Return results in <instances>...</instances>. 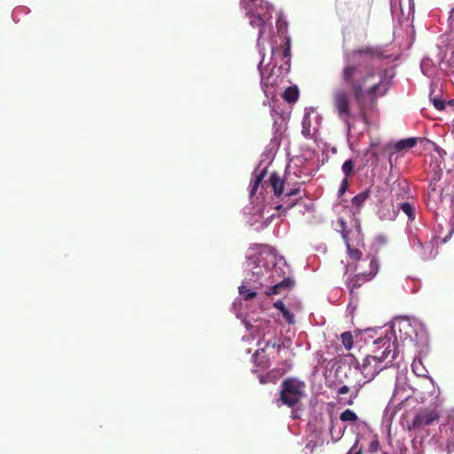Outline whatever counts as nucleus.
Here are the masks:
<instances>
[{
	"instance_id": "obj_9",
	"label": "nucleus",
	"mask_w": 454,
	"mask_h": 454,
	"mask_svg": "<svg viewBox=\"0 0 454 454\" xmlns=\"http://www.w3.org/2000/svg\"><path fill=\"white\" fill-rule=\"evenodd\" d=\"M395 210H402L409 218L410 221L415 219V207L414 204L410 201H395V205H393Z\"/></svg>"
},
{
	"instance_id": "obj_7",
	"label": "nucleus",
	"mask_w": 454,
	"mask_h": 454,
	"mask_svg": "<svg viewBox=\"0 0 454 454\" xmlns=\"http://www.w3.org/2000/svg\"><path fill=\"white\" fill-rule=\"evenodd\" d=\"M446 438V450L448 454L454 452V412L448 416L447 423L444 425Z\"/></svg>"
},
{
	"instance_id": "obj_20",
	"label": "nucleus",
	"mask_w": 454,
	"mask_h": 454,
	"mask_svg": "<svg viewBox=\"0 0 454 454\" xmlns=\"http://www.w3.org/2000/svg\"><path fill=\"white\" fill-rule=\"evenodd\" d=\"M341 342L346 349H350L353 346V335L350 332H344L340 335Z\"/></svg>"
},
{
	"instance_id": "obj_16",
	"label": "nucleus",
	"mask_w": 454,
	"mask_h": 454,
	"mask_svg": "<svg viewBox=\"0 0 454 454\" xmlns=\"http://www.w3.org/2000/svg\"><path fill=\"white\" fill-rule=\"evenodd\" d=\"M274 308L278 309L283 315L284 318L289 323H294L293 314L286 308L282 301H277L274 303Z\"/></svg>"
},
{
	"instance_id": "obj_15",
	"label": "nucleus",
	"mask_w": 454,
	"mask_h": 454,
	"mask_svg": "<svg viewBox=\"0 0 454 454\" xmlns=\"http://www.w3.org/2000/svg\"><path fill=\"white\" fill-rule=\"evenodd\" d=\"M417 141H418V139L416 137L401 139L395 144V147L397 151L410 149L416 145Z\"/></svg>"
},
{
	"instance_id": "obj_14",
	"label": "nucleus",
	"mask_w": 454,
	"mask_h": 454,
	"mask_svg": "<svg viewBox=\"0 0 454 454\" xmlns=\"http://www.w3.org/2000/svg\"><path fill=\"white\" fill-rule=\"evenodd\" d=\"M299 98V90L296 86H290L286 89L283 98L288 103H295Z\"/></svg>"
},
{
	"instance_id": "obj_22",
	"label": "nucleus",
	"mask_w": 454,
	"mask_h": 454,
	"mask_svg": "<svg viewBox=\"0 0 454 454\" xmlns=\"http://www.w3.org/2000/svg\"><path fill=\"white\" fill-rule=\"evenodd\" d=\"M266 175V170L264 169L262 172H261L255 178L252 187H251V190H250V194L253 196L255 194L257 189L259 188L261 183L262 182L264 176Z\"/></svg>"
},
{
	"instance_id": "obj_23",
	"label": "nucleus",
	"mask_w": 454,
	"mask_h": 454,
	"mask_svg": "<svg viewBox=\"0 0 454 454\" xmlns=\"http://www.w3.org/2000/svg\"><path fill=\"white\" fill-rule=\"evenodd\" d=\"M364 447L360 443V436H357L353 446L348 451L347 454H363Z\"/></svg>"
},
{
	"instance_id": "obj_28",
	"label": "nucleus",
	"mask_w": 454,
	"mask_h": 454,
	"mask_svg": "<svg viewBox=\"0 0 454 454\" xmlns=\"http://www.w3.org/2000/svg\"><path fill=\"white\" fill-rule=\"evenodd\" d=\"M286 48L283 51V57L284 58H287L290 56L291 54V45H290V38L289 37H286Z\"/></svg>"
},
{
	"instance_id": "obj_5",
	"label": "nucleus",
	"mask_w": 454,
	"mask_h": 454,
	"mask_svg": "<svg viewBox=\"0 0 454 454\" xmlns=\"http://www.w3.org/2000/svg\"><path fill=\"white\" fill-rule=\"evenodd\" d=\"M339 225L340 227V234L345 241V245L347 247V252L349 256V258L352 260V262H356L355 265V270H359L363 268V263L366 261L369 262V257L367 256L366 259L362 260L363 253L358 248L352 247L349 240H348V231L347 230V223L344 219L339 220Z\"/></svg>"
},
{
	"instance_id": "obj_31",
	"label": "nucleus",
	"mask_w": 454,
	"mask_h": 454,
	"mask_svg": "<svg viewBox=\"0 0 454 454\" xmlns=\"http://www.w3.org/2000/svg\"><path fill=\"white\" fill-rule=\"evenodd\" d=\"M349 390H350V388L348 386L344 385L338 388L337 394L338 395H345V394H348L349 392Z\"/></svg>"
},
{
	"instance_id": "obj_12",
	"label": "nucleus",
	"mask_w": 454,
	"mask_h": 454,
	"mask_svg": "<svg viewBox=\"0 0 454 454\" xmlns=\"http://www.w3.org/2000/svg\"><path fill=\"white\" fill-rule=\"evenodd\" d=\"M370 194H371L370 189H366V190L363 191L362 192L358 193L357 195H356L352 199V200H351L352 206L354 207H356L357 212L360 211L364 203L369 199Z\"/></svg>"
},
{
	"instance_id": "obj_32",
	"label": "nucleus",
	"mask_w": 454,
	"mask_h": 454,
	"mask_svg": "<svg viewBox=\"0 0 454 454\" xmlns=\"http://www.w3.org/2000/svg\"><path fill=\"white\" fill-rule=\"evenodd\" d=\"M306 124H307V121L305 119L302 121V126H303L302 134L305 135L306 137H308V136H309V129H306Z\"/></svg>"
},
{
	"instance_id": "obj_24",
	"label": "nucleus",
	"mask_w": 454,
	"mask_h": 454,
	"mask_svg": "<svg viewBox=\"0 0 454 454\" xmlns=\"http://www.w3.org/2000/svg\"><path fill=\"white\" fill-rule=\"evenodd\" d=\"M380 449V443L377 435H374L373 439L371 441L368 446V451L370 453L378 452Z\"/></svg>"
},
{
	"instance_id": "obj_21",
	"label": "nucleus",
	"mask_w": 454,
	"mask_h": 454,
	"mask_svg": "<svg viewBox=\"0 0 454 454\" xmlns=\"http://www.w3.org/2000/svg\"><path fill=\"white\" fill-rule=\"evenodd\" d=\"M239 292L246 301L251 300L256 296L255 292L247 288V286L243 285L239 287Z\"/></svg>"
},
{
	"instance_id": "obj_27",
	"label": "nucleus",
	"mask_w": 454,
	"mask_h": 454,
	"mask_svg": "<svg viewBox=\"0 0 454 454\" xmlns=\"http://www.w3.org/2000/svg\"><path fill=\"white\" fill-rule=\"evenodd\" d=\"M301 192L300 188L297 187V188H294V189H291L289 192H287L286 193H285L282 197V200H284L286 198H291L293 196H295L297 194H299Z\"/></svg>"
},
{
	"instance_id": "obj_4",
	"label": "nucleus",
	"mask_w": 454,
	"mask_h": 454,
	"mask_svg": "<svg viewBox=\"0 0 454 454\" xmlns=\"http://www.w3.org/2000/svg\"><path fill=\"white\" fill-rule=\"evenodd\" d=\"M369 270H363V268L357 271V274L350 278L347 283V286L353 294L354 291L361 287L364 283L372 280L379 270V264L375 257H369Z\"/></svg>"
},
{
	"instance_id": "obj_34",
	"label": "nucleus",
	"mask_w": 454,
	"mask_h": 454,
	"mask_svg": "<svg viewBox=\"0 0 454 454\" xmlns=\"http://www.w3.org/2000/svg\"><path fill=\"white\" fill-rule=\"evenodd\" d=\"M257 268H258V266L254 268L253 274L259 276L260 274H262V272L261 269H259L258 270H255V269H257Z\"/></svg>"
},
{
	"instance_id": "obj_29",
	"label": "nucleus",
	"mask_w": 454,
	"mask_h": 454,
	"mask_svg": "<svg viewBox=\"0 0 454 454\" xmlns=\"http://www.w3.org/2000/svg\"><path fill=\"white\" fill-rule=\"evenodd\" d=\"M269 347H271V348H278V351L280 350L281 348V345L276 341H271V340H268L266 343H265V346L264 348H262V351H264L265 348H269Z\"/></svg>"
},
{
	"instance_id": "obj_18",
	"label": "nucleus",
	"mask_w": 454,
	"mask_h": 454,
	"mask_svg": "<svg viewBox=\"0 0 454 454\" xmlns=\"http://www.w3.org/2000/svg\"><path fill=\"white\" fill-rule=\"evenodd\" d=\"M354 168H355V162L353 160L349 159V160H345L341 166V170L345 176L344 178H348V176L353 174Z\"/></svg>"
},
{
	"instance_id": "obj_17",
	"label": "nucleus",
	"mask_w": 454,
	"mask_h": 454,
	"mask_svg": "<svg viewBox=\"0 0 454 454\" xmlns=\"http://www.w3.org/2000/svg\"><path fill=\"white\" fill-rule=\"evenodd\" d=\"M340 419L343 422L355 423L358 419V417L353 411L348 409L340 413Z\"/></svg>"
},
{
	"instance_id": "obj_19",
	"label": "nucleus",
	"mask_w": 454,
	"mask_h": 454,
	"mask_svg": "<svg viewBox=\"0 0 454 454\" xmlns=\"http://www.w3.org/2000/svg\"><path fill=\"white\" fill-rule=\"evenodd\" d=\"M298 200V199L291 200L290 198H286L284 200H282L283 204L276 206L275 209L278 211L284 209V212H286V210L294 207L297 204Z\"/></svg>"
},
{
	"instance_id": "obj_3",
	"label": "nucleus",
	"mask_w": 454,
	"mask_h": 454,
	"mask_svg": "<svg viewBox=\"0 0 454 454\" xmlns=\"http://www.w3.org/2000/svg\"><path fill=\"white\" fill-rule=\"evenodd\" d=\"M305 383L294 378H287L281 383L279 397L276 401L278 407L286 405L293 408L304 396Z\"/></svg>"
},
{
	"instance_id": "obj_33",
	"label": "nucleus",
	"mask_w": 454,
	"mask_h": 454,
	"mask_svg": "<svg viewBox=\"0 0 454 454\" xmlns=\"http://www.w3.org/2000/svg\"><path fill=\"white\" fill-rule=\"evenodd\" d=\"M449 20L450 25L454 23V8L450 11Z\"/></svg>"
},
{
	"instance_id": "obj_8",
	"label": "nucleus",
	"mask_w": 454,
	"mask_h": 454,
	"mask_svg": "<svg viewBox=\"0 0 454 454\" xmlns=\"http://www.w3.org/2000/svg\"><path fill=\"white\" fill-rule=\"evenodd\" d=\"M269 182L270 186L272 187L274 195L277 196L278 198L282 199L284 195L283 192L285 181L280 177V176L277 172H274L270 175Z\"/></svg>"
},
{
	"instance_id": "obj_1",
	"label": "nucleus",
	"mask_w": 454,
	"mask_h": 454,
	"mask_svg": "<svg viewBox=\"0 0 454 454\" xmlns=\"http://www.w3.org/2000/svg\"><path fill=\"white\" fill-rule=\"evenodd\" d=\"M387 56L380 46H359L346 56V64L341 71V79L348 88L356 103L358 113L351 111L349 96L347 91L338 89L333 92V102L339 118L350 129V120H361L370 125V116L376 113L379 98L384 97L388 90V82L381 78L375 80L373 69L364 71L361 63L380 60Z\"/></svg>"
},
{
	"instance_id": "obj_11",
	"label": "nucleus",
	"mask_w": 454,
	"mask_h": 454,
	"mask_svg": "<svg viewBox=\"0 0 454 454\" xmlns=\"http://www.w3.org/2000/svg\"><path fill=\"white\" fill-rule=\"evenodd\" d=\"M396 190V201H403L406 195L409 194L410 189L405 182L394 183L392 192Z\"/></svg>"
},
{
	"instance_id": "obj_6",
	"label": "nucleus",
	"mask_w": 454,
	"mask_h": 454,
	"mask_svg": "<svg viewBox=\"0 0 454 454\" xmlns=\"http://www.w3.org/2000/svg\"><path fill=\"white\" fill-rule=\"evenodd\" d=\"M439 419V414L434 410H423L419 411L413 419L411 428H420L428 426Z\"/></svg>"
},
{
	"instance_id": "obj_25",
	"label": "nucleus",
	"mask_w": 454,
	"mask_h": 454,
	"mask_svg": "<svg viewBox=\"0 0 454 454\" xmlns=\"http://www.w3.org/2000/svg\"><path fill=\"white\" fill-rule=\"evenodd\" d=\"M430 100L432 101L434 106L437 109V110H442L444 109L445 107V103H444V100L437 98V97H433V92H431L430 94Z\"/></svg>"
},
{
	"instance_id": "obj_2",
	"label": "nucleus",
	"mask_w": 454,
	"mask_h": 454,
	"mask_svg": "<svg viewBox=\"0 0 454 454\" xmlns=\"http://www.w3.org/2000/svg\"><path fill=\"white\" fill-rule=\"evenodd\" d=\"M396 329H398L400 333V338H402V332L403 330L404 338L411 339L410 333L411 325L409 321H399L393 325L390 335L386 334L384 337L378 338L373 341L372 355L366 356L362 363L356 362V368L360 370L367 382L372 380L374 377L386 367V365L382 364L384 361L390 357L388 362L391 363L395 359L397 355L396 346L395 343L392 341V335L394 334L396 338Z\"/></svg>"
},
{
	"instance_id": "obj_30",
	"label": "nucleus",
	"mask_w": 454,
	"mask_h": 454,
	"mask_svg": "<svg viewBox=\"0 0 454 454\" xmlns=\"http://www.w3.org/2000/svg\"><path fill=\"white\" fill-rule=\"evenodd\" d=\"M360 388H356V392L351 395V397L346 402L348 405H353L354 404V399H356L358 395Z\"/></svg>"
},
{
	"instance_id": "obj_10",
	"label": "nucleus",
	"mask_w": 454,
	"mask_h": 454,
	"mask_svg": "<svg viewBox=\"0 0 454 454\" xmlns=\"http://www.w3.org/2000/svg\"><path fill=\"white\" fill-rule=\"evenodd\" d=\"M293 285H294V281L290 278H284L281 282L268 288L265 291V294L267 296H270L272 294H278L281 293L282 289L287 290V289L291 288L293 286Z\"/></svg>"
},
{
	"instance_id": "obj_35",
	"label": "nucleus",
	"mask_w": 454,
	"mask_h": 454,
	"mask_svg": "<svg viewBox=\"0 0 454 454\" xmlns=\"http://www.w3.org/2000/svg\"><path fill=\"white\" fill-rule=\"evenodd\" d=\"M278 30L281 31L282 30V24L279 21L278 22Z\"/></svg>"
},
{
	"instance_id": "obj_36",
	"label": "nucleus",
	"mask_w": 454,
	"mask_h": 454,
	"mask_svg": "<svg viewBox=\"0 0 454 454\" xmlns=\"http://www.w3.org/2000/svg\"><path fill=\"white\" fill-rule=\"evenodd\" d=\"M383 454H387V452H384Z\"/></svg>"
},
{
	"instance_id": "obj_26",
	"label": "nucleus",
	"mask_w": 454,
	"mask_h": 454,
	"mask_svg": "<svg viewBox=\"0 0 454 454\" xmlns=\"http://www.w3.org/2000/svg\"><path fill=\"white\" fill-rule=\"evenodd\" d=\"M348 185H349V184H348V178H343L341 183H340L339 191H338V195L340 197L342 196L346 192V191L348 188Z\"/></svg>"
},
{
	"instance_id": "obj_13",
	"label": "nucleus",
	"mask_w": 454,
	"mask_h": 454,
	"mask_svg": "<svg viewBox=\"0 0 454 454\" xmlns=\"http://www.w3.org/2000/svg\"><path fill=\"white\" fill-rule=\"evenodd\" d=\"M249 19H250V25L253 27L259 29L258 39H260L262 37V35H263L264 31H265V21H264V20L259 14H257V15L251 14Z\"/></svg>"
}]
</instances>
